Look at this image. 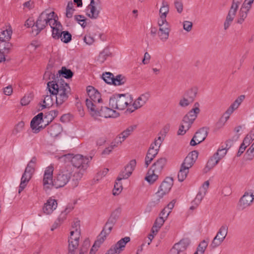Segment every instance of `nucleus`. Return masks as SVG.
I'll return each mask as SVG.
<instances>
[{"label":"nucleus","instance_id":"nucleus-1","mask_svg":"<svg viewBox=\"0 0 254 254\" xmlns=\"http://www.w3.org/2000/svg\"><path fill=\"white\" fill-rule=\"evenodd\" d=\"M43 78L46 80L53 79L47 83V89L53 96H55L57 106L62 105L68 100L71 95V89L69 84L63 79L56 80L55 74L48 70L45 72Z\"/></svg>","mask_w":254,"mask_h":254},{"label":"nucleus","instance_id":"nucleus-2","mask_svg":"<svg viewBox=\"0 0 254 254\" xmlns=\"http://www.w3.org/2000/svg\"><path fill=\"white\" fill-rule=\"evenodd\" d=\"M199 105L198 102L194 104L195 108L192 109L183 118L182 125L180 126L178 131L179 135H184L187 130L191 127L194 120L197 118V114L200 112L198 108Z\"/></svg>","mask_w":254,"mask_h":254},{"label":"nucleus","instance_id":"nucleus-3","mask_svg":"<svg viewBox=\"0 0 254 254\" xmlns=\"http://www.w3.org/2000/svg\"><path fill=\"white\" fill-rule=\"evenodd\" d=\"M73 172L70 165H66L59 170L58 174L54 179V186L55 188L63 187L70 180Z\"/></svg>","mask_w":254,"mask_h":254},{"label":"nucleus","instance_id":"nucleus-4","mask_svg":"<svg viewBox=\"0 0 254 254\" xmlns=\"http://www.w3.org/2000/svg\"><path fill=\"white\" fill-rule=\"evenodd\" d=\"M87 107L90 111L92 116L95 118L102 117L105 118H116L119 116V113L117 112L113 108L107 107L99 106L96 109H93V105L90 101H87Z\"/></svg>","mask_w":254,"mask_h":254},{"label":"nucleus","instance_id":"nucleus-5","mask_svg":"<svg viewBox=\"0 0 254 254\" xmlns=\"http://www.w3.org/2000/svg\"><path fill=\"white\" fill-rule=\"evenodd\" d=\"M64 157L66 160L69 161L72 167L81 170H85L88 166V163L92 158V156L88 157H84L80 154L73 155L67 154L65 155Z\"/></svg>","mask_w":254,"mask_h":254},{"label":"nucleus","instance_id":"nucleus-6","mask_svg":"<svg viewBox=\"0 0 254 254\" xmlns=\"http://www.w3.org/2000/svg\"><path fill=\"white\" fill-rule=\"evenodd\" d=\"M37 162L36 157L32 158L28 163L25 171L21 178L20 184L19 187L18 193H20L26 187L27 184L32 178L35 171V167Z\"/></svg>","mask_w":254,"mask_h":254},{"label":"nucleus","instance_id":"nucleus-7","mask_svg":"<svg viewBox=\"0 0 254 254\" xmlns=\"http://www.w3.org/2000/svg\"><path fill=\"white\" fill-rule=\"evenodd\" d=\"M128 101L126 94H114L110 98L109 105L113 109L123 110L128 105Z\"/></svg>","mask_w":254,"mask_h":254},{"label":"nucleus","instance_id":"nucleus-8","mask_svg":"<svg viewBox=\"0 0 254 254\" xmlns=\"http://www.w3.org/2000/svg\"><path fill=\"white\" fill-rule=\"evenodd\" d=\"M63 26L61 23L58 24V27L53 28L52 36L55 39H61L64 43H68L72 39L71 34L67 31H63Z\"/></svg>","mask_w":254,"mask_h":254},{"label":"nucleus","instance_id":"nucleus-9","mask_svg":"<svg viewBox=\"0 0 254 254\" xmlns=\"http://www.w3.org/2000/svg\"><path fill=\"white\" fill-rule=\"evenodd\" d=\"M50 11L49 9H46L38 17L35 22L36 29H35V32L36 35H38L48 24V21L50 19L49 15L51 14Z\"/></svg>","mask_w":254,"mask_h":254},{"label":"nucleus","instance_id":"nucleus-10","mask_svg":"<svg viewBox=\"0 0 254 254\" xmlns=\"http://www.w3.org/2000/svg\"><path fill=\"white\" fill-rule=\"evenodd\" d=\"M87 93L89 99H86V105H87V101H90L93 104V109H96L99 106H97V104H99L102 102L100 93L92 86H88L87 87Z\"/></svg>","mask_w":254,"mask_h":254},{"label":"nucleus","instance_id":"nucleus-11","mask_svg":"<svg viewBox=\"0 0 254 254\" xmlns=\"http://www.w3.org/2000/svg\"><path fill=\"white\" fill-rule=\"evenodd\" d=\"M173 185V180L171 177H167L160 185L158 191L156 193L158 202L160 199L167 194L171 189Z\"/></svg>","mask_w":254,"mask_h":254},{"label":"nucleus","instance_id":"nucleus-12","mask_svg":"<svg viewBox=\"0 0 254 254\" xmlns=\"http://www.w3.org/2000/svg\"><path fill=\"white\" fill-rule=\"evenodd\" d=\"M227 233L228 227L226 226H222L212 240L210 247L214 249L220 246L226 238Z\"/></svg>","mask_w":254,"mask_h":254},{"label":"nucleus","instance_id":"nucleus-13","mask_svg":"<svg viewBox=\"0 0 254 254\" xmlns=\"http://www.w3.org/2000/svg\"><path fill=\"white\" fill-rule=\"evenodd\" d=\"M54 167L52 166L46 168L43 180V183L45 189H50L54 186L53 177Z\"/></svg>","mask_w":254,"mask_h":254},{"label":"nucleus","instance_id":"nucleus-14","mask_svg":"<svg viewBox=\"0 0 254 254\" xmlns=\"http://www.w3.org/2000/svg\"><path fill=\"white\" fill-rule=\"evenodd\" d=\"M136 164L135 159L130 161L129 163L125 167L124 171L120 173L117 178V181H121L123 179H127L132 174Z\"/></svg>","mask_w":254,"mask_h":254},{"label":"nucleus","instance_id":"nucleus-15","mask_svg":"<svg viewBox=\"0 0 254 254\" xmlns=\"http://www.w3.org/2000/svg\"><path fill=\"white\" fill-rule=\"evenodd\" d=\"M239 4V1H237V2H235L234 1H233L230 9L229 10L228 14L226 17V20L224 22V27L225 30H226L229 28L232 22L233 21L236 15V13L238 10Z\"/></svg>","mask_w":254,"mask_h":254},{"label":"nucleus","instance_id":"nucleus-16","mask_svg":"<svg viewBox=\"0 0 254 254\" xmlns=\"http://www.w3.org/2000/svg\"><path fill=\"white\" fill-rule=\"evenodd\" d=\"M42 117H43V113H40L32 119L30 127L33 133H37L44 128L43 125L39 126L41 123H42Z\"/></svg>","mask_w":254,"mask_h":254},{"label":"nucleus","instance_id":"nucleus-17","mask_svg":"<svg viewBox=\"0 0 254 254\" xmlns=\"http://www.w3.org/2000/svg\"><path fill=\"white\" fill-rule=\"evenodd\" d=\"M189 245L188 240H182L179 243L175 244L171 250L170 254H186L185 251Z\"/></svg>","mask_w":254,"mask_h":254},{"label":"nucleus","instance_id":"nucleus-18","mask_svg":"<svg viewBox=\"0 0 254 254\" xmlns=\"http://www.w3.org/2000/svg\"><path fill=\"white\" fill-rule=\"evenodd\" d=\"M254 199L253 193L246 192L240 199L238 208L240 210H243L250 206Z\"/></svg>","mask_w":254,"mask_h":254},{"label":"nucleus","instance_id":"nucleus-19","mask_svg":"<svg viewBox=\"0 0 254 254\" xmlns=\"http://www.w3.org/2000/svg\"><path fill=\"white\" fill-rule=\"evenodd\" d=\"M169 11V6L168 3L165 1H163L162 4L159 10L160 17L158 21L159 26L161 25L167 24L166 16Z\"/></svg>","mask_w":254,"mask_h":254},{"label":"nucleus","instance_id":"nucleus-20","mask_svg":"<svg viewBox=\"0 0 254 254\" xmlns=\"http://www.w3.org/2000/svg\"><path fill=\"white\" fill-rule=\"evenodd\" d=\"M87 8L90 10L88 16L91 18H97L101 9L100 1H90V3L88 5Z\"/></svg>","mask_w":254,"mask_h":254},{"label":"nucleus","instance_id":"nucleus-21","mask_svg":"<svg viewBox=\"0 0 254 254\" xmlns=\"http://www.w3.org/2000/svg\"><path fill=\"white\" fill-rule=\"evenodd\" d=\"M136 125H132L128 127L126 129L119 134L115 138L117 143L120 144L136 129Z\"/></svg>","mask_w":254,"mask_h":254},{"label":"nucleus","instance_id":"nucleus-22","mask_svg":"<svg viewBox=\"0 0 254 254\" xmlns=\"http://www.w3.org/2000/svg\"><path fill=\"white\" fill-rule=\"evenodd\" d=\"M59 111L58 110H51L48 112L46 113L43 117H42V123L43 127L44 128L46 127L50 123H51L54 119L58 116Z\"/></svg>","mask_w":254,"mask_h":254},{"label":"nucleus","instance_id":"nucleus-23","mask_svg":"<svg viewBox=\"0 0 254 254\" xmlns=\"http://www.w3.org/2000/svg\"><path fill=\"white\" fill-rule=\"evenodd\" d=\"M57 205L58 203L56 199L51 198H49L43 206V210L44 213L46 214L52 213L56 209Z\"/></svg>","mask_w":254,"mask_h":254},{"label":"nucleus","instance_id":"nucleus-24","mask_svg":"<svg viewBox=\"0 0 254 254\" xmlns=\"http://www.w3.org/2000/svg\"><path fill=\"white\" fill-rule=\"evenodd\" d=\"M11 45L8 41L0 43V63L5 60V55L9 52Z\"/></svg>","mask_w":254,"mask_h":254},{"label":"nucleus","instance_id":"nucleus-25","mask_svg":"<svg viewBox=\"0 0 254 254\" xmlns=\"http://www.w3.org/2000/svg\"><path fill=\"white\" fill-rule=\"evenodd\" d=\"M160 27L159 32L158 33V36L162 41H166L169 37L170 29L169 28V24L161 25Z\"/></svg>","mask_w":254,"mask_h":254},{"label":"nucleus","instance_id":"nucleus-26","mask_svg":"<svg viewBox=\"0 0 254 254\" xmlns=\"http://www.w3.org/2000/svg\"><path fill=\"white\" fill-rule=\"evenodd\" d=\"M171 211H169L166 214L165 217L160 216L159 217L157 218L156 219L151 229V231L153 234H156L158 232L160 228L164 224L165 219H166L168 217Z\"/></svg>","mask_w":254,"mask_h":254},{"label":"nucleus","instance_id":"nucleus-27","mask_svg":"<svg viewBox=\"0 0 254 254\" xmlns=\"http://www.w3.org/2000/svg\"><path fill=\"white\" fill-rule=\"evenodd\" d=\"M208 133V128L203 127L197 130L194 135V138H196L197 143H200L205 140Z\"/></svg>","mask_w":254,"mask_h":254},{"label":"nucleus","instance_id":"nucleus-28","mask_svg":"<svg viewBox=\"0 0 254 254\" xmlns=\"http://www.w3.org/2000/svg\"><path fill=\"white\" fill-rule=\"evenodd\" d=\"M12 33L11 26L0 29V41L1 42L8 41L11 39Z\"/></svg>","mask_w":254,"mask_h":254},{"label":"nucleus","instance_id":"nucleus-29","mask_svg":"<svg viewBox=\"0 0 254 254\" xmlns=\"http://www.w3.org/2000/svg\"><path fill=\"white\" fill-rule=\"evenodd\" d=\"M166 158H161L153 164L150 169L153 170L156 173H160L166 165Z\"/></svg>","mask_w":254,"mask_h":254},{"label":"nucleus","instance_id":"nucleus-30","mask_svg":"<svg viewBox=\"0 0 254 254\" xmlns=\"http://www.w3.org/2000/svg\"><path fill=\"white\" fill-rule=\"evenodd\" d=\"M63 128L59 124H55L48 128V132L52 137L58 136L62 131Z\"/></svg>","mask_w":254,"mask_h":254},{"label":"nucleus","instance_id":"nucleus-31","mask_svg":"<svg viewBox=\"0 0 254 254\" xmlns=\"http://www.w3.org/2000/svg\"><path fill=\"white\" fill-rule=\"evenodd\" d=\"M149 96V94L148 93L143 94L139 96L133 104L134 109H137L144 105L148 101Z\"/></svg>","mask_w":254,"mask_h":254},{"label":"nucleus","instance_id":"nucleus-32","mask_svg":"<svg viewBox=\"0 0 254 254\" xmlns=\"http://www.w3.org/2000/svg\"><path fill=\"white\" fill-rule=\"evenodd\" d=\"M254 1H248L246 3V1L242 4L239 12V16L243 19H245L248 15V12L251 8L252 4Z\"/></svg>","mask_w":254,"mask_h":254},{"label":"nucleus","instance_id":"nucleus-33","mask_svg":"<svg viewBox=\"0 0 254 254\" xmlns=\"http://www.w3.org/2000/svg\"><path fill=\"white\" fill-rule=\"evenodd\" d=\"M52 96H53L51 94L44 96V99L42 101L43 104L41 103H39L40 107L38 109V111H42L45 108H50L53 105V99Z\"/></svg>","mask_w":254,"mask_h":254},{"label":"nucleus","instance_id":"nucleus-34","mask_svg":"<svg viewBox=\"0 0 254 254\" xmlns=\"http://www.w3.org/2000/svg\"><path fill=\"white\" fill-rule=\"evenodd\" d=\"M58 75L60 76H62V77L66 79H69L72 77L73 73L70 69L66 68L65 66H63L62 69L59 70L58 73L55 75L56 80H58L59 79Z\"/></svg>","mask_w":254,"mask_h":254},{"label":"nucleus","instance_id":"nucleus-35","mask_svg":"<svg viewBox=\"0 0 254 254\" xmlns=\"http://www.w3.org/2000/svg\"><path fill=\"white\" fill-rule=\"evenodd\" d=\"M113 226L112 224L106 222L98 238H103L104 241L107 236L111 233Z\"/></svg>","mask_w":254,"mask_h":254},{"label":"nucleus","instance_id":"nucleus-36","mask_svg":"<svg viewBox=\"0 0 254 254\" xmlns=\"http://www.w3.org/2000/svg\"><path fill=\"white\" fill-rule=\"evenodd\" d=\"M130 241V238L129 237H125L119 240L114 246L121 253L124 250L126 244Z\"/></svg>","mask_w":254,"mask_h":254},{"label":"nucleus","instance_id":"nucleus-37","mask_svg":"<svg viewBox=\"0 0 254 254\" xmlns=\"http://www.w3.org/2000/svg\"><path fill=\"white\" fill-rule=\"evenodd\" d=\"M127 81V78L122 74H118L114 77L113 80H112V83L115 86H120L124 85Z\"/></svg>","mask_w":254,"mask_h":254},{"label":"nucleus","instance_id":"nucleus-38","mask_svg":"<svg viewBox=\"0 0 254 254\" xmlns=\"http://www.w3.org/2000/svg\"><path fill=\"white\" fill-rule=\"evenodd\" d=\"M50 14L49 15V21H48V24L51 26V28H52V31L53 30V28H56L58 27V24L59 23H61L60 22L58 21V16H55V12L54 11H50Z\"/></svg>","mask_w":254,"mask_h":254},{"label":"nucleus","instance_id":"nucleus-39","mask_svg":"<svg viewBox=\"0 0 254 254\" xmlns=\"http://www.w3.org/2000/svg\"><path fill=\"white\" fill-rule=\"evenodd\" d=\"M197 92V91L196 88H191L187 90L183 96H185V98L189 99L190 101L192 103L195 99Z\"/></svg>","mask_w":254,"mask_h":254},{"label":"nucleus","instance_id":"nucleus-40","mask_svg":"<svg viewBox=\"0 0 254 254\" xmlns=\"http://www.w3.org/2000/svg\"><path fill=\"white\" fill-rule=\"evenodd\" d=\"M157 174L150 169L147 173L145 180L149 183L153 184L158 179Z\"/></svg>","mask_w":254,"mask_h":254},{"label":"nucleus","instance_id":"nucleus-41","mask_svg":"<svg viewBox=\"0 0 254 254\" xmlns=\"http://www.w3.org/2000/svg\"><path fill=\"white\" fill-rule=\"evenodd\" d=\"M189 173V169L188 167L181 166L180 170L178 173V178L179 181L182 182L186 178Z\"/></svg>","mask_w":254,"mask_h":254},{"label":"nucleus","instance_id":"nucleus-42","mask_svg":"<svg viewBox=\"0 0 254 254\" xmlns=\"http://www.w3.org/2000/svg\"><path fill=\"white\" fill-rule=\"evenodd\" d=\"M220 160V158L217 156H215L214 154L213 156L208 160L206 164V168H208V170H210L217 164Z\"/></svg>","mask_w":254,"mask_h":254},{"label":"nucleus","instance_id":"nucleus-43","mask_svg":"<svg viewBox=\"0 0 254 254\" xmlns=\"http://www.w3.org/2000/svg\"><path fill=\"white\" fill-rule=\"evenodd\" d=\"M76 239H74V240ZM79 245L76 241H71L68 244L67 254H76Z\"/></svg>","mask_w":254,"mask_h":254},{"label":"nucleus","instance_id":"nucleus-44","mask_svg":"<svg viewBox=\"0 0 254 254\" xmlns=\"http://www.w3.org/2000/svg\"><path fill=\"white\" fill-rule=\"evenodd\" d=\"M70 237L68 239V244L71 241L73 242L74 241V239L76 240L75 241H77V244L79 245V240L80 236V230H74L71 231Z\"/></svg>","mask_w":254,"mask_h":254},{"label":"nucleus","instance_id":"nucleus-45","mask_svg":"<svg viewBox=\"0 0 254 254\" xmlns=\"http://www.w3.org/2000/svg\"><path fill=\"white\" fill-rule=\"evenodd\" d=\"M104 242L103 238H98L91 248L89 254H95L100 245Z\"/></svg>","mask_w":254,"mask_h":254},{"label":"nucleus","instance_id":"nucleus-46","mask_svg":"<svg viewBox=\"0 0 254 254\" xmlns=\"http://www.w3.org/2000/svg\"><path fill=\"white\" fill-rule=\"evenodd\" d=\"M114 77V74L110 72H106L102 74V79L109 84H112V80H113Z\"/></svg>","mask_w":254,"mask_h":254},{"label":"nucleus","instance_id":"nucleus-47","mask_svg":"<svg viewBox=\"0 0 254 254\" xmlns=\"http://www.w3.org/2000/svg\"><path fill=\"white\" fill-rule=\"evenodd\" d=\"M209 243V239L204 240L200 242L197 247V251H199L200 254H203L206 248L208 246Z\"/></svg>","mask_w":254,"mask_h":254},{"label":"nucleus","instance_id":"nucleus-48","mask_svg":"<svg viewBox=\"0 0 254 254\" xmlns=\"http://www.w3.org/2000/svg\"><path fill=\"white\" fill-rule=\"evenodd\" d=\"M90 246V241L87 239L84 240L82 246L79 250V254H84L87 252L88 248Z\"/></svg>","mask_w":254,"mask_h":254},{"label":"nucleus","instance_id":"nucleus-49","mask_svg":"<svg viewBox=\"0 0 254 254\" xmlns=\"http://www.w3.org/2000/svg\"><path fill=\"white\" fill-rule=\"evenodd\" d=\"M121 145L119 143H117L116 141V139L111 143V144L110 146L106 148L102 152L103 154L108 155L112 151V150L115 148L117 147L118 145Z\"/></svg>","mask_w":254,"mask_h":254},{"label":"nucleus","instance_id":"nucleus-50","mask_svg":"<svg viewBox=\"0 0 254 254\" xmlns=\"http://www.w3.org/2000/svg\"><path fill=\"white\" fill-rule=\"evenodd\" d=\"M120 182V181H117V179L115 183L114 189L113 192V194L114 195H118L122 190V185Z\"/></svg>","mask_w":254,"mask_h":254},{"label":"nucleus","instance_id":"nucleus-51","mask_svg":"<svg viewBox=\"0 0 254 254\" xmlns=\"http://www.w3.org/2000/svg\"><path fill=\"white\" fill-rule=\"evenodd\" d=\"M194 163V162L192 161V159H190V156L188 155L181 166L188 167L189 169V168L192 167Z\"/></svg>","mask_w":254,"mask_h":254},{"label":"nucleus","instance_id":"nucleus-52","mask_svg":"<svg viewBox=\"0 0 254 254\" xmlns=\"http://www.w3.org/2000/svg\"><path fill=\"white\" fill-rule=\"evenodd\" d=\"M33 98V96L31 94H29L27 95H25L21 99V106H26L27 105L30 101L32 100Z\"/></svg>","mask_w":254,"mask_h":254},{"label":"nucleus","instance_id":"nucleus-53","mask_svg":"<svg viewBox=\"0 0 254 254\" xmlns=\"http://www.w3.org/2000/svg\"><path fill=\"white\" fill-rule=\"evenodd\" d=\"M240 134H237L233 137L231 139H229L225 142V147L226 149H229L233 144L234 142L237 141L239 138Z\"/></svg>","mask_w":254,"mask_h":254},{"label":"nucleus","instance_id":"nucleus-54","mask_svg":"<svg viewBox=\"0 0 254 254\" xmlns=\"http://www.w3.org/2000/svg\"><path fill=\"white\" fill-rule=\"evenodd\" d=\"M122 209L121 208L118 207L112 212L110 217L115 221H117L118 219L121 215Z\"/></svg>","mask_w":254,"mask_h":254},{"label":"nucleus","instance_id":"nucleus-55","mask_svg":"<svg viewBox=\"0 0 254 254\" xmlns=\"http://www.w3.org/2000/svg\"><path fill=\"white\" fill-rule=\"evenodd\" d=\"M75 19L78 22V23L83 27L84 28L86 24L85 23V21L86 20V19L85 18V17L83 15H75Z\"/></svg>","mask_w":254,"mask_h":254},{"label":"nucleus","instance_id":"nucleus-56","mask_svg":"<svg viewBox=\"0 0 254 254\" xmlns=\"http://www.w3.org/2000/svg\"><path fill=\"white\" fill-rule=\"evenodd\" d=\"M221 148H219L217 151L215 153V156H218L221 160L226 154L228 149H226V147H223V146H221Z\"/></svg>","mask_w":254,"mask_h":254},{"label":"nucleus","instance_id":"nucleus-57","mask_svg":"<svg viewBox=\"0 0 254 254\" xmlns=\"http://www.w3.org/2000/svg\"><path fill=\"white\" fill-rule=\"evenodd\" d=\"M245 98V96L244 95H241L239 96L232 104L237 109Z\"/></svg>","mask_w":254,"mask_h":254},{"label":"nucleus","instance_id":"nucleus-58","mask_svg":"<svg viewBox=\"0 0 254 254\" xmlns=\"http://www.w3.org/2000/svg\"><path fill=\"white\" fill-rule=\"evenodd\" d=\"M246 160H251L254 157V150L250 147L245 154Z\"/></svg>","mask_w":254,"mask_h":254},{"label":"nucleus","instance_id":"nucleus-59","mask_svg":"<svg viewBox=\"0 0 254 254\" xmlns=\"http://www.w3.org/2000/svg\"><path fill=\"white\" fill-rule=\"evenodd\" d=\"M192 103L189 99L183 96V98L180 100L179 105L182 107H186L188 106L190 104Z\"/></svg>","mask_w":254,"mask_h":254},{"label":"nucleus","instance_id":"nucleus-60","mask_svg":"<svg viewBox=\"0 0 254 254\" xmlns=\"http://www.w3.org/2000/svg\"><path fill=\"white\" fill-rule=\"evenodd\" d=\"M237 109V108L233 106L232 104L229 107V108L227 110L225 113L224 114L225 118L226 119V121H227L229 118L230 115L233 112V111Z\"/></svg>","mask_w":254,"mask_h":254},{"label":"nucleus","instance_id":"nucleus-61","mask_svg":"<svg viewBox=\"0 0 254 254\" xmlns=\"http://www.w3.org/2000/svg\"><path fill=\"white\" fill-rule=\"evenodd\" d=\"M148 151L149 152L150 154L153 155L156 157L159 151L158 147V146L155 147L153 144H151Z\"/></svg>","mask_w":254,"mask_h":254},{"label":"nucleus","instance_id":"nucleus-62","mask_svg":"<svg viewBox=\"0 0 254 254\" xmlns=\"http://www.w3.org/2000/svg\"><path fill=\"white\" fill-rule=\"evenodd\" d=\"M83 40L86 44L89 45L92 44L94 42V38L90 35H86L83 38Z\"/></svg>","mask_w":254,"mask_h":254},{"label":"nucleus","instance_id":"nucleus-63","mask_svg":"<svg viewBox=\"0 0 254 254\" xmlns=\"http://www.w3.org/2000/svg\"><path fill=\"white\" fill-rule=\"evenodd\" d=\"M192 27V23L191 22L189 21H185L183 23L184 29L187 32L191 31Z\"/></svg>","mask_w":254,"mask_h":254},{"label":"nucleus","instance_id":"nucleus-64","mask_svg":"<svg viewBox=\"0 0 254 254\" xmlns=\"http://www.w3.org/2000/svg\"><path fill=\"white\" fill-rule=\"evenodd\" d=\"M175 6L179 13H181L183 10V4L182 1H175L174 3Z\"/></svg>","mask_w":254,"mask_h":254}]
</instances>
